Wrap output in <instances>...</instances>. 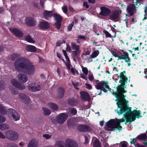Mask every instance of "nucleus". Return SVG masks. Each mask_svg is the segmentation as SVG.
I'll use <instances>...</instances> for the list:
<instances>
[{
	"label": "nucleus",
	"instance_id": "nucleus-1",
	"mask_svg": "<svg viewBox=\"0 0 147 147\" xmlns=\"http://www.w3.org/2000/svg\"><path fill=\"white\" fill-rule=\"evenodd\" d=\"M14 65L17 71L24 72L28 75H32L35 72L34 65L25 57H22L16 59L14 62Z\"/></svg>",
	"mask_w": 147,
	"mask_h": 147
},
{
	"label": "nucleus",
	"instance_id": "nucleus-2",
	"mask_svg": "<svg viewBox=\"0 0 147 147\" xmlns=\"http://www.w3.org/2000/svg\"><path fill=\"white\" fill-rule=\"evenodd\" d=\"M126 92V91L125 90H121L119 92L116 90V92L113 91L112 92V94L117 98L115 101L117 102L116 104L117 107L119 108V110L121 111H124L129 107V104H127L129 101L125 99L126 96L124 95Z\"/></svg>",
	"mask_w": 147,
	"mask_h": 147
},
{
	"label": "nucleus",
	"instance_id": "nucleus-3",
	"mask_svg": "<svg viewBox=\"0 0 147 147\" xmlns=\"http://www.w3.org/2000/svg\"><path fill=\"white\" fill-rule=\"evenodd\" d=\"M125 121V119L123 118L120 119H111L107 122V124L108 127L111 128V129L108 130L111 131L117 130L120 131V130H122L123 128L120 125V123L123 122Z\"/></svg>",
	"mask_w": 147,
	"mask_h": 147
},
{
	"label": "nucleus",
	"instance_id": "nucleus-4",
	"mask_svg": "<svg viewBox=\"0 0 147 147\" xmlns=\"http://www.w3.org/2000/svg\"><path fill=\"white\" fill-rule=\"evenodd\" d=\"M6 108L0 104V113L4 115L7 114L9 117L11 119L17 121L20 119V116L16 111L12 109L6 110Z\"/></svg>",
	"mask_w": 147,
	"mask_h": 147
},
{
	"label": "nucleus",
	"instance_id": "nucleus-5",
	"mask_svg": "<svg viewBox=\"0 0 147 147\" xmlns=\"http://www.w3.org/2000/svg\"><path fill=\"white\" fill-rule=\"evenodd\" d=\"M96 85L95 86L96 88L98 90H100L98 95H101L102 91L105 93H107L108 91H111V88L109 85V82L107 81H99V80H95Z\"/></svg>",
	"mask_w": 147,
	"mask_h": 147
},
{
	"label": "nucleus",
	"instance_id": "nucleus-6",
	"mask_svg": "<svg viewBox=\"0 0 147 147\" xmlns=\"http://www.w3.org/2000/svg\"><path fill=\"white\" fill-rule=\"evenodd\" d=\"M71 49L73 50L72 52V57L74 61H76L80 57L81 51L80 49V46L76 45L75 42L71 43V47L67 45V51L71 52Z\"/></svg>",
	"mask_w": 147,
	"mask_h": 147
},
{
	"label": "nucleus",
	"instance_id": "nucleus-7",
	"mask_svg": "<svg viewBox=\"0 0 147 147\" xmlns=\"http://www.w3.org/2000/svg\"><path fill=\"white\" fill-rule=\"evenodd\" d=\"M131 108L129 107L124 111H127V114H129L132 119H134V121L136 120V118L139 119L142 117V116L141 115V111L140 110H134L131 111Z\"/></svg>",
	"mask_w": 147,
	"mask_h": 147
},
{
	"label": "nucleus",
	"instance_id": "nucleus-8",
	"mask_svg": "<svg viewBox=\"0 0 147 147\" xmlns=\"http://www.w3.org/2000/svg\"><path fill=\"white\" fill-rule=\"evenodd\" d=\"M121 51L123 52V55H118L117 54L116 51L115 52L113 50L111 51V53L113 56L115 57H118V60L124 59L125 62H129V58L128 53L124 51L123 50H121Z\"/></svg>",
	"mask_w": 147,
	"mask_h": 147
},
{
	"label": "nucleus",
	"instance_id": "nucleus-9",
	"mask_svg": "<svg viewBox=\"0 0 147 147\" xmlns=\"http://www.w3.org/2000/svg\"><path fill=\"white\" fill-rule=\"evenodd\" d=\"M115 111L117 112L118 115H120L122 114L123 113L124 114V118L126 120L125 122V125L127 124V123H129V124H131L132 122L134 121V119H132L131 116H130L129 114H127V111H121L119 110V111L118 109H115Z\"/></svg>",
	"mask_w": 147,
	"mask_h": 147
},
{
	"label": "nucleus",
	"instance_id": "nucleus-10",
	"mask_svg": "<svg viewBox=\"0 0 147 147\" xmlns=\"http://www.w3.org/2000/svg\"><path fill=\"white\" fill-rule=\"evenodd\" d=\"M5 136L8 139L12 140H16L18 138V135L16 132L8 130L5 133Z\"/></svg>",
	"mask_w": 147,
	"mask_h": 147
},
{
	"label": "nucleus",
	"instance_id": "nucleus-11",
	"mask_svg": "<svg viewBox=\"0 0 147 147\" xmlns=\"http://www.w3.org/2000/svg\"><path fill=\"white\" fill-rule=\"evenodd\" d=\"M76 128L78 131L82 132H90L92 130L91 127L87 125H79L77 126Z\"/></svg>",
	"mask_w": 147,
	"mask_h": 147
},
{
	"label": "nucleus",
	"instance_id": "nucleus-12",
	"mask_svg": "<svg viewBox=\"0 0 147 147\" xmlns=\"http://www.w3.org/2000/svg\"><path fill=\"white\" fill-rule=\"evenodd\" d=\"M28 90L31 92H35L40 90V86L37 83L30 84L28 86Z\"/></svg>",
	"mask_w": 147,
	"mask_h": 147
},
{
	"label": "nucleus",
	"instance_id": "nucleus-13",
	"mask_svg": "<svg viewBox=\"0 0 147 147\" xmlns=\"http://www.w3.org/2000/svg\"><path fill=\"white\" fill-rule=\"evenodd\" d=\"M139 7V6L138 5H135V3H134V4H130L127 8V12L129 13V16H132L134 14L135 10H137L136 9V8H137Z\"/></svg>",
	"mask_w": 147,
	"mask_h": 147
},
{
	"label": "nucleus",
	"instance_id": "nucleus-14",
	"mask_svg": "<svg viewBox=\"0 0 147 147\" xmlns=\"http://www.w3.org/2000/svg\"><path fill=\"white\" fill-rule=\"evenodd\" d=\"M121 11L119 10V11L117 10H115L111 11L109 14V19L112 20L113 21L115 20L118 19L119 16V13H121Z\"/></svg>",
	"mask_w": 147,
	"mask_h": 147
},
{
	"label": "nucleus",
	"instance_id": "nucleus-15",
	"mask_svg": "<svg viewBox=\"0 0 147 147\" xmlns=\"http://www.w3.org/2000/svg\"><path fill=\"white\" fill-rule=\"evenodd\" d=\"M68 115L66 113H61L57 117V122L59 124H62L65 121Z\"/></svg>",
	"mask_w": 147,
	"mask_h": 147
},
{
	"label": "nucleus",
	"instance_id": "nucleus-16",
	"mask_svg": "<svg viewBox=\"0 0 147 147\" xmlns=\"http://www.w3.org/2000/svg\"><path fill=\"white\" fill-rule=\"evenodd\" d=\"M11 83L14 86L19 90H23L25 88L24 84L19 82L15 79H12L11 80Z\"/></svg>",
	"mask_w": 147,
	"mask_h": 147
},
{
	"label": "nucleus",
	"instance_id": "nucleus-17",
	"mask_svg": "<svg viewBox=\"0 0 147 147\" xmlns=\"http://www.w3.org/2000/svg\"><path fill=\"white\" fill-rule=\"evenodd\" d=\"M101 11L99 14L103 16H109V14L111 12V10L109 9L104 6L100 7Z\"/></svg>",
	"mask_w": 147,
	"mask_h": 147
},
{
	"label": "nucleus",
	"instance_id": "nucleus-18",
	"mask_svg": "<svg viewBox=\"0 0 147 147\" xmlns=\"http://www.w3.org/2000/svg\"><path fill=\"white\" fill-rule=\"evenodd\" d=\"M26 23L28 26L33 27L36 25V22L35 19L33 18L28 17L26 18Z\"/></svg>",
	"mask_w": 147,
	"mask_h": 147
},
{
	"label": "nucleus",
	"instance_id": "nucleus-19",
	"mask_svg": "<svg viewBox=\"0 0 147 147\" xmlns=\"http://www.w3.org/2000/svg\"><path fill=\"white\" fill-rule=\"evenodd\" d=\"M50 26L49 23L45 20L40 22L38 25V28L42 30L48 29L49 28Z\"/></svg>",
	"mask_w": 147,
	"mask_h": 147
},
{
	"label": "nucleus",
	"instance_id": "nucleus-20",
	"mask_svg": "<svg viewBox=\"0 0 147 147\" xmlns=\"http://www.w3.org/2000/svg\"><path fill=\"white\" fill-rule=\"evenodd\" d=\"M66 147H78L77 143L71 139H68L65 141Z\"/></svg>",
	"mask_w": 147,
	"mask_h": 147
},
{
	"label": "nucleus",
	"instance_id": "nucleus-21",
	"mask_svg": "<svg viewBox=\"0 0 147 147\" xmlns=\"http://www.w3.org/2000/svg\"><path fill=\"white\" fill-rule=\"evenodd\" d=\"M81 98L84 101H89L90 100V96L87 92L82 91L80 92Z\"/></svg>",
	"mask_w": 147,
	"mask_h": 147
},
{
	"label": "nucleus",
	"instance_id": "nucleus-22",
	"mask_svg": "<svg viewBox=\"0 0 147 147\" xmlns=\"http://www.w3.org/2000/svg\"><path fill=\"white\" fill-rule=\"evenodd\" d=\"M10 31L13 33L15 35L18 37H22L24 35V34L22 31L17 28H14L10 30Z\"/></svg>",
	"mask_w": 147,
	"mask_h": 147
},
{
	"label": "nucleus",
	"instance_id": "nucleus-23",
	"mask_svg": "<svg viewBox=\"0 0 147 147\" xmlns=\"http://www.w3.org/2000/svg\"><path fill=\"white\" fill-rule=\"evenodd\" d=\"M125 79H121L119 81L121 83L120 85H118L116 87L117 90L118 92L120 91L121 90H125L124 86L125 83L127 82V81H126Z\"/></svg>",
	"mask_w": 147,
	"mask_h": 147
},
{
	"label": "nucleus",
	"instance_id": "nucleus-24",
	"mask_svg": "<svg viewBox=\"0 0 147 147\" xmlns=\"http://www.w3.org/2000/svg\"><path fill=\"white\" fill-rule=\"evenodd\" d=\"M43 14L44 18L46 20H48L52 16H53L54 13L52 11H48L45 10L44 11Z\"/></svg>",
	"mask_w": 147,
	"mask_h": 147
},
{
	"label": "nucleus",
	"instance_id": "nucleus-25",
	"mask_svg": "<svg viewBox=\"0 0 147 147\" xmlns=\"http://www.w3.org/2000/svg\"><path fill=\"white\" fill-rule=\"evenodd\" d=\"M57 90L59 97L60 98H62L65 92L64 89L62 87H60L57 88Z\"/></svg>",
	"mask_w": 147,
	"mask_h": 147
},
{
	"label": "nucleus",
	"instance_id": "nucleus-26",
	"mask_svg": "<svg viewBox=\"0 0 147 147\" xmlns=\"http://www.w3.org/2000/svg\"><path fill=\"white\" fill-rule=\"evenodd\" d=\"M18 77L20 80L24 82H26L28 80L27 76L22 74H19L18 75Z\"/></svg>",
	"mask_w": 147,
	"mask_h": 147
},
{
	"label": "nucleus",
	"instance_id": "nucleus-27",
	"mask_svg": "<svg viewBox=\"0 0 147 147\" xmlns=\"http://www.w3.org/2000/svg\"><path fill=\"white\" fill-rule=\"evenodd\" d=\"M147 130L145 133L141 134L138 135L137 138L140 140H145L147 138Z\"/></svg>",
	"mask_w": 147,
	"mask_h": 147
},
{
	"label": "nucleus",
	"instance_id": "nucleus-28",
	"mask_svg": "<svg viewBox=\"0 0 147 147\" xmlns=\"http://www.w3.org/2000/svg\"><path fill=\"white\" fill-rule=\"evenodd\" d=\"M26 50L28 52H35L36 51V48L34 46L28 45L26 47Z\"/></svg>",
	"mask_w": 147,
	"mask_h": 147
},
{
	"label": "nucleus",
	"instance_id": "nucleus-29",
	"mask_svg": "<svg viewBox=\"0 0 147 147\" xmlns=\"http://www.w3.org/2000/svg\"><path fill=\"white\" fill-rule=\"evenodd\" d=\"M67 126L69 127H72L76 125V124L75 123L74 121L70 118L69 119L67 122Z\"/></svg>",
	"mask_w": 147,
	"mask_h": 147
},
{
	"label": "nucleus",
	"instance_id": "nucleus-30",
	"mask_svg": "<svg viewBox=\"0 0 147 147\" xmlns=\"http://www.w3.org/2000/svg\"><path fill=\"white\" fill-rule=\"evenodd\" d=\"M49 106L50 109L54 111H56L58 108V106L55 104L50 103L49 104Z\"/></svg>",
	"mask_w": 147,
	"mask_h": 147
},
{
	"label": "nucleus",
	"instance_id": "nucleus-31",
	"mask_svg": "<svg viewBox=\"0 0 147 147\" xmlns=\"http://www.w3.org/2000/svg\"><path fill=\"white\" fill-rule=\"evenodd\" d=\"M53 17L57 22H61L62 20V17L59 15L57 13L54 14Z\"/></svg>",
	"mask_w": 147,
	"mask_h": 147
},
{
	"label": "nucleus",
	"instance_id": "nucleus-32",
	"mask_svg": "<svg viewBox=\"0 0 147 147\" xmlns=\"http://www.w3.org/2000/svg\"><path fill=\"white\" fill-rule=\"evenodd\" d=\"M68 103L70 106H73L76 105L77 104L76 101L73 98L69 99L68 101Z\"/></svg>",
	"mask_w": 147,
	"mask_h": 147
},
{
	"label": "nucleus",
	"instance_id": "nucleus-33",
	"mask_svg": "<svg viewBox=\"0 0 147 147\" xmlns=\"http://www.w3.org/2000/svg\"><path fill=\"white\" fill-rule=\"evenodd\" d=\"M101 144L100 141L96 139L93 143V147H101Z\"/></svg>",
	"mask_w": 147,
	"mask_h": 147
},
{
	"label": "nucleus",
	"instance_id": "nucleus-34",
	"mask_svg": "<svg viewBox=\"0 0 147 147\" xmlns=\"http://www.w3.org/2000/svg\"><path fill=\"white\" fill-rule=\"evenodd\" d=\"M25 39L28 42L32 43H34L35 42V41L32 39L31 36L29 34L28 35L26 36Z\"/></svg>",
	"mask_w": 147,
	"mask_h": 147
},
{
	"label": "nucleus",
	"instance_id": "nucleus-35",
	"mask_svg": "<svg viewBox=\"0 0 147 147\" xmlns=\"http://www.w3.org/2000/svg\"><path fill=\"white\" fill-rule=\"evenodd\" d=\"M20 97L22 99L26 100L29 101L30 97L23 93H20L19 94Z\"/></svg>",
	"mask_w": 147,
	"mask_h": 147
},
{
	"label": "nucleus",
	"instance_id": "nucleus-36",
	"mask_svg": "<svg viewBox=\"0 0 147 147\" xmlns=\"http://www.w3.org/2000/svg\"><path fill=\"white\" fill-rule=\"evenodd\" d=\"M42 109L44 111L43 114L45 115L48 116L51 113L50 111L45 107H42Z\"/></svg>",
	"mask_w": 147,
	"mask_h": 147
},
{
	"label": "nucleus",
	"instance_id": "nucleus-37",
	"mask_svg": "<svg viewBox=\"0 0 147 147\" xmlns=\"http://www.w3.org/2000/svg\"><path fill=\"white\" fill-rule=\"evenodd\" d=\"M125 73L126 71H124L123 72H121L120 74L119 77L121 79H125L126 81H127L128 78L124 75V74Z\"/></svg>",
	"mask_w": 147,
	"mask_h": 147
},
{
	"label": "nucleus",
	"instance_id": "nucleus-38",
	"mask_svg": "<svg viewBox=\"0 0 147 147\" xmlns=\"http://www.w3.org/2000/svg\"><path fill=\"white\" fill-rule=\"evenodd\" d=\"M69 112L72 116L76 115L77 113V111L76 109L73 108L69 109Z\"/></svg>",
	"mask_w": 147,
	"mask_h": 147
},
{
	"label": "nucleus",
	"instance_id": "nucleus-39",
	"mask_svg": "<svg viewBox=\"0 0 147 147\" xmlns=\"http://www.w3.org/2000/svg\"><path fill=\"white\" fill-rule=\"evenodd\" d=\"M9 128L8 125L6 124L0 123V129L4 130Z\"/></svg>",
	"mask_w": 147,
	"mask_h": 147
},
{
	"label": "nucleus",
	"instance_id": "nucleus-40",
	"mask_svg": "<svg viewBox=\"0 0 147 147\" xmlns=\"http://www.w3.org/2000/svg\"><path fill=\"white\" fill-rule=\"evenodd\" d=\"M28 147H37L36 144L34 141L31 140L29 143Z\"/></svg>",
	"mask_w": 147,
	"mask_h": 147
},
{
	"label": "nucleus",
	"instance_id": "nucleus-41",
	"mask_svg": "<svg viewBox=\"0 0 147 147\" xmlns=\"http://www.w3.org/2000/svg\"><path fill=\"white\" fill-rule=\"evenodd\" d=\"M99 51L97 50L93 52L91 55V57L92 58H94L96 57L99 54Z\"/></svg>",
	"mask_w": 147,
	"mask_h": 147
},
{
	"label": "nucleus",
	"instance_id": "nucleus-42",
	"mask_svg": "<svg viewBox=\"0 0 147 147\" xmlns=\"http://www.w3.org/2000/svg\"><path fill=\"white\" fill-rule=\"evenodd\" d=\"M20 55V54L17 53H14L11 55V59L13 61L15 60Z\"/></svg>",
	"mask_w": 147,
	"mask_h": 147
},
{
	"label": "nucleus",
	"instance_id": "nucleus-43",
	"mask_svg": "<svg viewBox=\"0 0 147 147\" xmlns=\"http://www.w3.org/2000/svg\"><path fill=\"white\" fill-rule=\"evenodd\" d=\"M5 87V85L4 82L3 81H0V90H3Z\"/></svg>",
	"mask_w": 147,
	"mask_h": 147
},
{
	"label": "nucleus",
	"instance_id": "nucleus-44",
	"mask_svg": "<svg viewBox=\"0 0 147 147\" xmlns=\"http://www.w3.org/2000/svg\"><path fill=\"white\" fill-rule=\"evenodd\" d=\"M134 0H133V2L134 3H135V5H138L140 6L141 5V2H143L144 0H136V2L134 1Z\"/></svg>",
	"mask_w": 147,
	"mask_h": 147
},
{
	"label": "nucleus",
	"instance_id": "nucleus-45",
	"mask_svg": "<svg viewBox=\"0 0 147 147\" xmlns=\"http://www.w3.org/2000/svg\"><path fill=\"white\" fill-rule=\"evenodd\" d=\"M103 32L105 34L106 37L111 38L112 37V36L111 34L107 30H104L103 31Z\"/></svg>",
	"mask_w": 147,
	"mask_h": 147
},
{
	"label": "nucleus",
	"instance_id": "nucleus-46",
	"mask_svg": "<svg viewBox=\"0 0 147 147\" xmlns=\"http://www.w3.org/2000/svg\"><path fill=\"white\" fill-rule=\"evenodd\" d=\"M61 22H57L55 23V25L56 28L57 29H59L61 26Z\"/></svg>",
	"mask_w": 147,
	"mask_h": 147
},
{
	"label": "nucleus",
	"instance_id": "nucleus-47",
	"mask_svg": "<svg viewBox=\"0 0 147 147\" xmlns=\"http://www.w3.org/2000/svg\"><path fill=\"white\" fill-rule=\"evenodd\" d=\"M74 25V22H72L70 24H69L67 26V31H70L72 29V28Z\"/></svg>",
	"mask_w": 147,
	"mask_h": 147
},
{
	"label": "nucleus",
	"instance_id": "nucleus-48",
	"mask_svg": "<svg viewBox=\"0 0 147 147\" xmlns=\"http://www.w3.org/2000/svg\"><path fill=\"white\" fill-rule=\"evenodd\" d=\"M82 71L85 75H87L88 73V70L86 67H83L82 68Z\"/></svg>",
	"mask_w": 147,
	"mask_h": 147
},
{
	"label": "nucleus",
	"instance_id": "nucleus-49",
	"mask_svg": "<svg viewBox=\"0 0 147 147\" xmlns=\"http://www.w3.org/2000/svg\"><path fill=\"white\" fill-rule=\"evenodd\" d=\"M6 120V118L5 117L0 115V122L3 123Z\"/></svg>",
	"mask_w": 147,
	"mask_h": 147
},
{
	"label": "nucleus",
	"instance_id": "nucleus-50",
	"mask_svg": "<svg viewBox=\"0 0 147 147\" xmlns=\"http://www.w3.org/2000/svg\"><path fill=\"white\" fill-rule=\"evenodd\" d=\"M88 78L91 82H92L93 80H94V77L92 74H89L88 76Z\"/></svg>",
	"mask_w": 147,
	"mask_h": 147
},
{
	"label": "nucleus",
	"instance_id": "nucleus-51",
	"mask_svg": "<svg viewBox=\"0 0 147 147\" xmlns=\"http://www.w3.org/2000/svg\"><path fill=\"white\" fill-rule=\"evenodd\" d=\"M62 8L64 13H66L67 11V6L66 5H64Z\"/></svg>",
	"mask_w": 147,
	"mask_h": 147
},
{
	"label": "nucleus",
	"instance_id": "nucleus-52",
	"mask_svg": "<svg viewBox=\"0 0 147 147\" xmlns=\"http://www.w3.org/2000/svg\"><path fill=\"white\" fill-rule=\"evenodd\" d=\"M111 29L112 31L115 33V34L113 36L114 38H115L116 36L117 31L114 28L112 27H111Z\"/></svg>",
	"mask_w": 147,
	"mask_h": 147
},
{
	"label": "nucleus",
	"instance_id": "nucleus-53",
	"mask_svg": "<svg viewBox=\"0 0 147 147\" xmlns=\"http://www.w3.org/2000/svg\"><path fill=\"white\" fill-rule=\"evenodd\" d=\"M138 139L137 137L134 138L133 139H131V141L130 142V143L131 144H134L135 142H136L137 139Z\"/></svg>",
	"mask_w": 147,
	"mask_h": 147
},
{
	"label": "nucleus",
	"instance_id": "nucleus-54",
	"mask_svg": "<svg viewBox=\"0 0 147 147\" xmlns=\"http://www.w3.org/2000/svg\"><path fill=\"white\" fill-rule=\"evenodd\" d=\"M85 86H86V88L87 89L90 90L92 88V86L91 85H90L89 84L86 83L85 84Z\"/></svg>",
	"mask_w": 147,
	"mask_h": 147
},
{
	"label": "nucleus",
	"instance_id": "nucleus-55",
	"mask_svg": "<svg viewBox=\"0 0 147 147\" xmlns=\"http://www.w3.org/2000/svg\"><path fill=\"white\" fill-rule=\"evenodd\" d=\"M43 136L46 139H48L51 138V136L48 134H45L43 135Z\"/></svg>",
	"mask_w": 147,
	"mask_h": 147
},
{
	"label": "nucleus",
	"instance_id": "nucleus-56",
	"mask_svg": "<svg viewBox=\"0 0 147 147\" xmlns=\"http://www.w3.org/2000/svg\"><path fill=\"white\" fill-rule=\"evenodd\" d=\"M80 78H81L85 80L86 81L87 80V78L83 73H82L80 74Z\"/></svg>",
	"mask_w": 147,
	"mask_h": 147
},
{
	"label": "nucleus",
	"instance_id": "nucleus-57",
	"mask_svg": "<svg viewBox=\"0 0 147 147\" xmlns=\"http://www.w3.org/2000/svg\"><path fill=\"white\" fill-rule=\"evenodd\" d=\"M70 61H67L65 63L66 66L67 68L68 69H70Z\"/></svg>",
	"mask_w": 147,
	"mask_h": 147
},
{
	"label": "nucleus",
	"instance_id": "nucleus-58",
	"mask_svg": "<svg viewBox=\"0 0 147 147\" xmlns=\"http://www.w3.org/2000/svg\"><path fill=\"white\" fill-rule=\"evenodd\" d=\"M74 121L75 123L76 124L77 122L79 121L78 118L77 117H74L71 118Z\"/></svg>",
	"mask_w": 147,
	"mask_h": 147
},
{
	"label": "nucleus",
	"instance_id": "nucleus-59",
	"mask_svg": "<svg viewBox=\"0 0 147 147\" xmlns=\"http://www.w3.org/2000/svg\"><path fill=\"white\" fill-rule=\"evenodd\" d=\"M84 137L85 140V141L84 143L85 144H87L88 143V138L85 135H84Z\"/></svg>",
	"mask_w": 147,
	"mask_h": 147
},
{
	"label": "nucleus",
	"instance_id": "nucleus-60",
	"mask_svg": "<svg viewBox=\"0 0 147 147\" xmlns=\"http://www.w3.org/2000/svg\"><path fill=\"white\" fill-rule=\"evenodd\" d=\"M78 38L80 39H83L84 40H85L86 38V37L84 36H82L81 35H79V36H78Z\"/></svg>",
	"mask_w": 147,
	"mask_h": 147
},
{
	"label": "nucleus",
	"instance_id": "nucleus-61",
	"mask_svg": "<svg viewBox=\"0 0 147 147\" xmlns=\"http://www.w3.org/2000/svg\"><path fill=\"white\" fill-rule=\"evenodd\" d=\"M127 143V142H125L124 143H122L121 144V147H127V146L126 143Z\"/></svg>",
	"mask_w": 147,
	"mask_h": 147
},
{
	"label": "nucleus",
	"instance_id": "nucleus-62",
	"mask_svg": "<svg viewBox=\"0 0 147 147\" xmlns=\"http://www.w3.org/2000/svg\"><path fill=\"white\" fill-rule=\"evenodd\" d=\"M58 147H64V145L61 144L60 141H58L57 142Z\"/></svg>",
	"mask_w": 147,
	"mask_h": 147
},
{
	"label": "nucleus",
	"instance_id": "nucleus-63",
	"mask_svg": "<svg viewBox=\"0 0 147 147\" xmlns=\"http://www.w3.org/2000/svg\"><path fill=\"white\" fill-rule=\"evenodd\" d=\"M83 6L84 7H85L86 9H88L89 7L87 3L86 2H84L83 3Z\"/></svg>",
	"mask_w": 147,
	"mask_h": 147
},
{
	"label": "nucleus",
	"instance_id": "nucleus-64",
	"mask_svg": "<svg viewBox=\"0 0 147 147\" xmlns=\"http://www.w3.org/2000/svg\"><path fill=\"white\" fill-rule=\"evenodd\" d=\"M136 147H146L142 145H140L138 144L137 143L135 145Z\"/></svg>",
	"mask_w": 147,
	"mask_h": 147
}]
</instances>
